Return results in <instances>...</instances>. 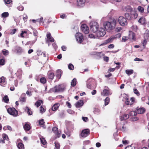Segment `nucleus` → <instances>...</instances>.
<instances>
[{
  "label": "nucleus",
  "mask_w": 149,
  "mask_h": 149,
  "mask_svg": "<svg viewBox=\"0 0 149 149\" xmlns=\"http://www.w3.org/2000/svg\"><path fill=\"white\" fill-rule=\"evenodd\" d=\"M122 30V28L121 27H117L116 29V32H119L121 30Z\"/></svg>",
  "instance_id": "nucleus-58"
},
{
  "label": "nucleus",
  "mask_w": 149,
  "mask_h": 149,
  "mask_svg": "<svg viewBox=\"0 0 149 149\" xmlns=\"http://www.w3.org/2000/svg\"><path fill=\"white\" fill-rule=\"evenodd\" d=\"M65 89V88L62 85L56 86L54 88H51L49 91V92L58 93L63 91Z\"/></svg>",
  "instance_id": "nucleus-2"
},
{
  "label": "nucleus",
  "mask_w": 149,
  "mask_h": 149,
  "mask_svg": "<svg viewBox=\"0 0 149 149\" xmlns=\"http://www.w3.org/2000/svg\"><path fill=\"white\" fill-rule=\"evenodd\" d=\"M40 141L41 143L44 145H45L46 144V142L45 139L43 138H40Z\"/></svg>",
  "instance_id": "nucleus-43"
},
{
  "label": "nucleus",
  "mask_w": 149,
  "mask_h": 149,
  "mask_svg": "<svg viewBox=\"0 0 149 149\" xmlns=\"http://www.w3.org/2000/svg\"><path fill=\"white\" fill-rule=\"evenodd\" d=\"M66 105L69 108H70L71 107V105L69 102H66Z\"/></svg>",
  "instance_id": "nucleus-61"
},
{
  "label": "nucleus",
  "mask_w": 149,
  "mask_h": 149,
  "mask_svg": "<svg viewBox=\"0 0 149 149\" xmlns=\"http://www.w3.org/2000/svg\"><path fill=\"white\" fill-rule=\"evenodd\" d=\"M4 1L6 4H9L12 2V0H4Z\"/></svg>",
  "instance_id": "nucleus-59"
},
{
  "label": "nucleus",
  "mask_w": 149,
  "mask_h": 149,
  "mask_svg": "<svg viewBox=\"0 0 149 149\" xmlns=\"http://www.w3.org/2000/svg\"><path fill=\"white\" fill-rule=\"evenodd\" d=\"M60 106V104L58 103H56L54 104L52 107V111H55L57 110Z\"/></svg>",
  "instance_id": "nucleus-23"
},
{
  "label": "nucleus",
  "mask_w": 149,
  "mask_h": 149,
  "mask_svg": "<svg viewBox=\"0 0 149 149\" xmlns=\"http://www.w3.org/2000/svg\"><path fill=\"white\" fill-rule=\"evenodd\" d=\"M95 82L94 80L92 78L88 79L87 82V87L89 89H92V84Z\"/></svg>",
  "instance_id": "nucleus-10"
},
{
  "label": "nucleus",
  "mask_w": 149,
  "mask_h": 149,
  "mask_svg": "<svg viewBox=\"0 0 149 149\" xmlns=\"http://www.w3.org/2000/svg\"><path fill=\"white\" fill-rule=\"evenodd\" d=\"M81 29L85 34H88L89 32V28L86 24H83L81 26Z\"/></svg>",
  "instance_id": "nucleus-12"
},
{
  "label": "nucleus",
  "mask_w": 149,
  "mask_h": 149,
  "mask_svg": "<svg viewBox=\"0 0 149 149\" xmlns=\"http://www.w3.org/2000/svg\"><path fill=\"white\" fill-rule=\"evenodd\" d=\"M76 40L79 43H81L83 40V36L82 34L80 33H77L75 35Z\"/></svg>",
  "instance_id": "nucleus-7"
},
{
  "label": "nucleus",
  "mask_w": 149,
  "mask_h": 149,
  "mask_svg": "<svg viewBox=\"0 0 149 149\" xmlns=\"http://www.w3.org/2000/svg\"><path fill=\"white\" fill-rule=\"evenodd\" d=\"M3 100L6 103H8L9 101V99L7 95H5L3 98Z\"/></svg>",
  "instance_id": "nucleus-36"
},
{
  "label": "nucleus",
  "mask_w": 149,
  "mask_h": 149,
  "mask_svg": "<svg viewBox=\"0 0 149 149\" xmlns=\"http://www.w3.org/2000/svg\"><path fill=\"white\" fill-rule=\"evenodd\" d=\"M23 127L24 130L26 131H29L31 129L30 125L27 123H25Z\"/></svg>",
  "instance_id": "nucleus-21"
},
{
  "label": "nucleus",
  "mask_w": 149,
  "mask_h": 149,
  "mask_svg": "<svg viewBox=\"0 0 149 149\" xmlns=\"http://www.w3.org/2000/svg\"><path fill=\"white\" fill-rule=\"evenodd\" d=\"M40 111L41 113H43L45 111L44 108L42 106L40 107Z\"/></svg>",
  "instance_id": "nucleus-57"
},
{
  "label": "nucleus",
  "mask_w": 149,
  "mask_h": 149,
  "mask_svg": "<svg viewBox=\"0 0 149 149\" xmlns=\"http://www.w3.org/2000/svg\"><path fill=\"white\" fill-rule=\"evenodd\" d=\"M40 82L43 84H45L46 81V79L44 77L41 78L40 79Z\"/></svg>",
  "instance_id": "nucleus-44"
},
{
  "label": "nucleus",
  "mask_w": 149,
  "mask_h": 149,
  "mask_svg": "<svg viewBox=\"0 0 149 149\" xmlns=\"http://www.w3.org/2000/svg\"><path fill=\"white\" fill-rule=\"evenodd\" d=\"M17 9L20 11H22L24 9L23 7L22 6H20L17 7Z\"/></svg>",
  "instance_id": "nucleus-51"
},
{
  "label": "nucleus",
  "mask_w": 149,
  "mask_h": 149,
  "mask_svg": "<svg viewBox=\"0 0 149 149\" xmlns=\"http://www.w3.org/2000/svg\"><path fill=\"white\" fill-rule=\"evenodd\" d=\"M16 50L18 52H21L22 50V48L20 47H17Z\"/></svg>",
  "instance_id": "nucleus-54"
},
{
  "label": "nucleus",
  "mask_w": 149,
  "mask_h": 149,
  "mask_svg": "<svg viewBox=\"0 0 149 149\" xmlns=\"http://www.w3.org/2000/svg\"><path fill=\"white\" fill-rule=\"evenodd\" d=\"M5 81V77H2L0 78V83L2 82H4Z\"/></svg>",
  "instance_id": "nucleus-50"
},
{
  "label": "nucleus",
  "mask_w": 149,
  "mask_h": 149,
  "mask_svg": "<svg viewBox=\"0 0 149 149\" xmlns=\"http://www.w3.org/2000/svg\"><path fill=\"white\" fill-rule=\"evenodd\" d=\"M125 17L126 19L130 20L131 19V16L128 13H125Z\"/></svg>",
  "instance_id": "nucleus-37"
},
{
  "label": "nucleus",
  "mask_w": 149,
  "mask_h": 149,
  "mask_svg": "<svg viewBox=\"0 0 149 149\" xmlns=\"http://www.w3.org/2000/svg\"><path fill=\"white\" fill-rule=\"evenodd\" d=\"M90 25L91 31L94 33H96L99 28L98 23L96 22H92L90 23Z\"/></svg>",
  "instance_id": "nucleus-3"
},
{
  "label": "nucleus",
  "mask_w": 149,
  "mask_h": 149,
  "mask_svg": "<svg viewBox=\"0 0 149 149\" xmlns=\"http://www.w3.org/2000/svg\"><path fill=\"white\" fill-rule=\"evenodd\" d=\"M24 110L25 111L27 112L29 115H31L32 114V111L28 107H26Z\"/></svg>",
  "instance_id": "nucleus-24"
},
{
  "label": "nucleus",
  "mask_w": 149,
  "mask_h": 149,
  "mask_svg": "<svg viewBox=\"0 0 149 149\" xmlns=\"http://www.w3.org/2000/svg\"><path fill=\"white\" fill-rule=\"evenodd\" d=\"M128 39V38L126 36L123 37L122 39V41L123 42H125Z\"/></svg>",
  "instance_id": "nucleus-53"
},
{
  "label": "nucleus",
  "mask_w": 149,
  "mask_h": 149,
  "mask_svg": "<svg viewBox=\"0 0 149 149\" xmlns=\"http://www.w3.org/2000/svg\"><path fill=\"white\" fill-rule=\"evenodd\" d=\"M90 130L88 129H85L83 130L80 136L84 138L87 137L88 135L89 134Z\"/></svg>",
  "instance_id": "nucleus-9"
},
{
  "label": "nucleus",
  "mask_w": 149,
  "mask_h": 149,
  "mask_svg": "<svg viewBox=\"0 0 149 149\" xmlns=\"http://www.w3.org/2000/svg\"><path fill=\"white\" fill-rule=\"evenodd\" d=\"M2 137L4 140H6L8 141L9 139L8 136L6 134H3L2 135Z\"/></svg>",
  "instance_id": "nucleus-45"
},
{
  "label": "nucleus",
  "mask_w": 149,
  "mask_h": 149,
  "mask_svg": "<svg viewBox=\"0 0 149 149\" xmlns=\"http://www.w3.org/2000/svg\"><path fill=\"white\" fill-rule=\"evenodd\" d=\"M112 94L110 91L109 89L107 86L104 87V89L101 92V94L103 96H106L111 95Z\"/></svg>",
  "instance_id": "nucleus-6"
},
{
  "label": "nucleus",
  "mask_w": 149,
  "mask_h": 149,
  "mask_svg": "<svg viewBox=\"0 0 149 149\" xmlns=\"http://www.w3.org/2000/svg\"><path fill=\"white\" fill-rule=\"evenodd\" d=\"M94 34H90L89 35V38H96L97 36V33H95Z\"/></svg>",
  "instance_id": "nucleus-31"
},
{
  "label": "nucleus",
  "mask_w": 149,
  "mask_h": 149,
  "mask_svg": "<svg viewBox=\"0 0 149 149\" xmlns=\"http://www.w3.org/2000/svg\"><path fill=\"white\" fill-rule=\"evenodd\" d=\"M137 9L141 13H143L144 12V8L141 6H138Z\"/></svg>",
  "instance_id": "nucleus-42"
},
{
  "label": "nucleus",
  "mask_w": 149,
  "mask_h": 149,
  "mask_svg": "<svg viewBox=\"0 0 149 149\" xmlns=\"http://www.w3.org/2000/svg\"><path fill=\"white\" fill-rule=\"evenodd\" d=\"M116 25V21L115 20H113L111 22H106L104 24L105 28L108 31L113 29L115 28Z\"/></svg>",
  "instance_id": "nucleus-1"
},
{
  "label": "nucleus",
  "mask_w": 149,
  "mask_h": 149,
  "mask_svg": "<svg viewBox=\"0 0 149 149\" xmlns=\"http://www.w3.org/2000/svg\"><path fill=\"white\" fill-rule=\"evenodd\" d=\"M138 22L142 24H144L146 23L145 18L143 17H141L138 20Z\"/></svg>",
  "instance_id": "nucleus-18"
},
{
  "label": "nucleus",
  "mask_w": 149,
  "mask_h": 149,
  "mask_svg": "<svg viewBox=\"0 0 149 149\" xmlns=\"http://www.w3.org/2000/svg\"><path fill=\"white\" fill-rule=\"evenodd\" d=\"M134 92L135 94H137V95H139V92L136 89H134Z\"/></svg>",
  "instance_id": "nucleus-55"
},
{
  "label": "nucleus",
  "mask_w": 149,
  "mask_h": 149,
  "mask_svg": "<svg viewBox=\"0 0 149 149\" xmlns=\"http://www.w3.org/2000/svg\"><path fill=\"white\" fill-rule=\"evenodd\" d=\"M61 71L60 70H58L56 72V76L57 77H60L61 75Z\"/></svg>",
  "instance_id": "nucleus-39"
},
{
  "label": "nucleus",
  "mask_w": 149,
  "mask_h": 149,
  "mask_svg": "<svg viewBox=\"0 0 149 149\" xmlns=\"http://www.w3.org/2000/svg\"><path fill=\"white\" fill-rule=\"evenodd\" d=\"M84 104L82 100L78 101L75 104L76 107L77 108H79L82 107Z\"/></svg>",
  "instance_id": "nucleus-17"
},
{
  "label": "nucleus",
  "mask_w": 149,
  "mask_h": 149,
  "mask_svg": "<svg viewBox=\"0 0 149 149\" xmlns=\"http://www.w3.org/2000/svg\"><path fill=\"white\" fill-rule=\"evenodd\" d=\"M125 72L128 75H130L133 74V70H126Z\"/></svg>",
  "instance_id": "nucleus-29"
},
{
  "label": "nucleus",
  "mask_w": 149,
  "mask_h": 149,
  "mask_svg": "<svg viewBox=\"0 0 149 149\" xmlns=\"http://www.w3.org/2000/svg\"><path fill=\"white\" fill-rule=\"evenodd\" d=\"M25 94H23L21 95L20 98V101H22V102H24L26 101V98L25 97Z\"/></svg>",
  "instance_id": "nucleus-25"
},
{
  "label": "nucleus",
  "mask_w": 149,
  "mask_h": 149,
  "mask_svg": "<svg viewBox=\"0 0 149 149\" xmlns=\"http://www.w3.org/2000/svg\"><path fill=\"white\" fill-rule=\"evenodd\" d=\"M145 110L143 108H139L137 110V113L138 114L143 113L145 112Z\"/></svg>",
  "instance_id": "nucleus-22"
},
{
  "label": "nucleus",
  "mask_w": 149,
  "mask_h": 149,
  "mask_svg": "<svg viewBox=\"0 0 149 149\" xmlns=\"http://www.w3.org/2000/svg\"><path fill=\"white\" fill-rule=\"evenodd\" d=\"M134 60L135 61H143V60L142 59L139 58H135L134 59Z\"/></svg>",
  "instance_id": "nucleus-56"
},
{
  "label": "nucleus",
  "mask_w": 149,
  "mask_h": 149,
  "mask_svg": "<svg viewBox=\"0 0 149 149\" xmlns=\"http://www.w3.org/2000/svg\"><path fill=\"white\" fill-rule=\"evenodd\" d=\"M115 37H111L110 38L106 40V43H107L111 42L115 38Z\"/></svg>",
  "instance_id": "nucleus-28"
},
{
  "label": "nucleus",
  "mask_w": 149,
  "mask_h": 149,
  "mask_svg": "<svg viewBox=\"0 0 149 149\" xmlns=\"http://www.w3.org/2000/svg\"><path fill=\"white\" fill-rule=\"evenodd\" d=\"M82 119L85 122L87 121L88 120V118L86 117H83Z\"/></svg>",
  "instance_id": "nucleus-62"
},
{
  "label": "nucleus",
  "mask_w": 149,
  "mask_h": 149,
  "mask_svg": "<svg viewBox=\"0 0 149 149\" xmlns=\"http://www.w3.org/2000/svg\"><path fill=\"white\" fill-rule=\"evenodd\" d=\"M86 0H77V5L79 7H83L84 5Z\"/></svg>",
  "instance_id": "nucleus-14"
},
{
  "label": "nucleus",
  "mask_w": 149,
  "mask_h": 149,
  "mask_svg": "<svg viewBox=\"0 0 149 149\" xmlns=\"http://www.w3.org/2000/svg\"><path fill=\"white\" fill-rule=\"evenodd\" d=\"M68 68L70 70H72L74 69V66L71 64H69L68 66Z\"/></svg>",
  "instance_id": "nucleus-48"
},
{
  "label": "nucleus",
  "mask_w": 149,
  "mask_h": 149,
  "mask_svg": "<svg viewBox=\"0 0 149 149\" xmlns=\"http://www.w3.org/2000/svg\"><path fill=\"white\" fill-rule=\"evenodd\" d=\"M58 130V128L56 127H54L52 129V131L56 136V138H59L61 134V132Z\"/></svg>",
  "instance_id": "nucleus-11"
},
{
  "label": "nucleus",
  "mask_w": 149,
  "mask_h": 149,
  "mask_svg": "<svg viewBox=\"0 0 149 149\" xmlns=\"http://www.w3.org/2000/svg\"><path fill=\"white\" fill-rule=\"evenodd\" d=\"M9 15V13L7 12H5L2 13L1 14V16L3 17H8Z\"/></svg>",
  "instance_id": "nucleus-38"
},
{
  "label": "nucleus",
  "mask_w": 149,
  "mask_h": 149,
  "mask_svg": "<svg viewBox=\"0 0 149 149\" xmlns=\"http://www.w3.org/2000/svg\"><path fill=\"white\" fill-rule=\"evenodd\" d=\"M38 32L36 30H34L33 31V34L34 36L36 37V38H37V36L38 35Z\"/></svg>",
  "instance_id": "nucleus-46"
},
{
  "label": "nucleus",
  "mask_w": 149,
  "mask_h": 149,
  "mask_svg": "<svg viewBox=\"0 0 149 149\" xmlns=\"http://www.w3.org/2000/svg\"><path fill=\"white\" fill-rule=\"evenodd\" d=\"M39 123L40 125H43L44 123V120L42 119L39 121Z\"/></svg>",
  "instance_id": "nucleus-52"
},
{
  "label": "nucleus",
  "mask_w": 149,
  "mask_h": 149,
  "mask_svg": "<svg viewBox=\"0 0 149 149\" xmlns=\"http://www.w3.org/2000/svg\"><path fill=\"white\" fill-rule=\"evenodd\" d=\"M43 102V101L42 100H39L37 101L35 104V105L37 107H38L40 106L41 103H42Z\"/></svg>",
  "instance_id": "nucleus-26"
},
{
  "label": "nucleus",
  "mask_w": 149,
  "mask_h": 149,
  "mask_svg": "<svg viewBox=\"0 0 149 149\" xmlns=\"http://www.w3.org/2000/svg\"><path fill=\"white\" fill-rule=\"evenodd\" d=\"M106 33L104 29L100 28L96 33L97 36L98 37L103 36L106 34Z\"/></svg>",
  "instance_id": "nucleus-8"
},
{
  "label": "nucleus",
  "mask_w": 149,
  "mask_h": 149,
  "mask_svg": "<svg viewBox=\"0 0 149 149\" xmlns=\"http://www.w3.org/2000/svg\"><path fill=\"white\" fill-rule=\"evenodd\" d=\"M129 117V115L127 114H125L120 117V119L121 120H126L128 119Z\"/></svg>",
  "instance_id": "nucleus-20"
},
{
  "label": "nucleus",
  "mask_w": 149,
  "mask_h": 149,
  "mask_svg": "<svg viewBox=\"0 0 149 149\" xmlns=\"http://www.w3.org/2000/svg\"><path fill=\"white\" fill-rule=\"evenodd\" d=\"M17 147L19 149H24V145L22 143H19L18 144Z\"/></svg>",
  "instance_id": "nucleus-27"
},
{
  "label": "nucleus",
  "mask_w": 149,
  "mask_h": 149,
  "mask_svg": "<svg viewBox=\"0 0 149 149\" xmlns=\"http://www.w3.org/2000/svg\"><path fill=\"white\" fill-rule=\"evenodd\" d=\"M47 42H54V39L51 36V34L50 33H47Z\"/></svg>",
  "instance_id": "nucleus-15"
},
{
  "label": "nucleus",
  "mask_w": 149,
  "mask_h": 149,
  "mask_svg": "<svg viewBox=\"0 0 149 149\" xmlns=\"http://www.w3.org/2000/svg\"><path fill=\"white\" fill-rule=\"evenodd\" d=\"M96 91L95 90H93L91 92V94L92 95H94L96 94Z\"/></svg>",
  "instance_id": "nucleus-63"
},
{
  "label": "nucleus",
  "mask_w": 149,
  "mask_h": 149,
  "mask_svg": "<svg viewBox=\"0 0 149 149\" xmlns=\"http://www.w3.org/2000/svg\"><path fill=\"white\" fill-rule=\"evenodd\" d=\"M77 80L75 78H74L72 81L71 83V86H75L76 84Z\"/></svg>",
  "instance_id": "nucleus-32"
},
{
  "label": "nucleus",
  "mask_w": 149,
  "mask_h": 149,
  "mask_svg": "<svg viewBox=\"0 0 149 149\" xmlns=\"http://www.w3.org/2000/svg\"><path fill=\"white\" fill-rule=\"evenodd\" d=\"M7 111L9 114L13 116L14 117H16L18 115V111L14 108H9L7 109Z\"/></svg>",
  "instance_id": "nucleus-4"
},
{
  "label": "nucleus",
  "mask_w": 149,
  "mask_h": 149,
  "mask_svg": "<svg viewBox=\"0 0 149 149\" xmlns=\"http://www.w3.org/2000/svg\"><path fill=\"white\" fill-rule=\"evenodd\" d=\"M43 19V18L42 17H41L40 19H38L36 20L33 19L32 22H39L40 23H41L42 22V20Z\"/></svg>",
  "instance_id": "nucleus-30"
},
{
  "label": "nucleus",
  "mask_w": 149,
  "mask_h": 149,
  "mask_svg": "<svg viewBox=\"0 0 149 149\" xmlns=\"http://www.w3.org/2000/svg\"><path fill=\"white\" fill-rule=\"evenodd\" d=\"M3 54L5 56H7L9 54V51L4 49L2 51Z\"/></svg>",
  "instance_id": "nucleus-35"
},
{
  "label": "nucleus",
  "mask_w": 149,
  "mask_h": 149,
  "mask_svg": "<svg viewBox=\"0 0 149 149\" xmlns=\"http://www.w3.org/2000/svg\"><path fill=\"white\" fill-rule=\"evenodd\" d=\"M104 60L106 61H108L109 60V58L107 56L104 57Z\"/></svg>",
  "instance_id": "nucleus-64"
},
{
  "label": "nucleus",
  "mask_w": 149,
  "mask_h": 149,
  "mask_svg": "<svg viewBox=\"0 0 149 149\" xmlns=\"http://www.w3.org/2000/svg\"><path fill=\"white\" fill-rule=\"evenodd\" d=\"M93 111L95 113L98 114L100 112V110L98 108H95Z\"/></svg>",
  "instance_id": "nucleus-49"
},
{
  "label": "nucleus",
  "mask_w": 149,
  "mask_h": 149,
  "mask_svg": "<svg viewBox=\"0 0 149 149\" xmlns=\"http://www.w3.org/2000/svg\"><path fill=\"white\" fill-rule=\"evenodd\" d=\"M137 114V112H136L134 111H131L129 113V116H134L136 115Z\"/></svg>",
  "instance_id": "nucleus-34"
},
{
  "label": "nucleus",
  "mask_w": 149,
  "mask_h": 149,
  "mask_svg": "<svg viewBox=\"0 0 149 149\" xmlns=\"http://www.w3.org/2000/svg\"><path fill=\"white\" fill-rule=\"evenodd\" d=\"M65 134H66V135L68 137L70 136V135H71L70 132L69 131H68V132H66L65 131Z\"/></svg>",
  "instance_id": "nucleus-60"
},
{
  "label": "nucleus",
  "mask_w": 149,
  "mask_h": 149,
  "mask_svg": "<svg viewBox=\"0 0 149 149\" xmlns=\"http://www.w3.org/2000/svg\"><path fill=\"white\" fill-rule=\"evenodd\" d=\"M59 116L61 118L64 117L65 116L64 111H63L60 112L59 113Z\"/></svg>",
  "instance_id": "nucleus-40"
},
{
  "label": "nucleus",
  "mask_w": 149,
  "mask_h": 149,
  "mask_svg": "<svg viewBox=\"0 0 149 149\" xmlns=\"http://www.w3.org/2000/svg\"><path fill=\"white\" fill-rule=\"evenodd\" d=\"M55 147L54 149H59L60 148V145L59 143L57 142H55L54 143Z\"/></svg>",
  "instance_id": "nucleus-41"
},
{
  "label": "nucleus",
  "mask_w": 149,
  "mask_h": 149,
  "mask_svg": "<svg viewBox=\"0 0 149 149\" xmlns=\"http://www.w3.org/2000/svg\"><path fill=\"white\" fill-rule=\"evenodd\" d=\"M110 101L109 98L108 97H107L104 100V105L106 106L108 105Z\"/></svg>",
  "instance_id": "nucleus-33"
},
{
  "label": "nucleus",
  "mask_w": 149,
  "mask_h": 149,
  "mask_svg": "<svg viewBox=\"0 0 149 149\" xmlns=\"http://www.w3.org/2000/svg\"><path fill=\"white\" fill-rule=\"evenodd\" d=\"M125 104L127 105H132L134 101V97H131L130 100L128 98H126Z\"/></svg>",
  "instance_id": "nucleus-13"
},
{
  "label": "nucleus",
  "mask_w": 149,
  "mask_h": 149,
  "mask_svg": "<svg viewBox=\"0 0 149 149\" xmlns=\"http://www.w3.org/2000/svg\"><path fill=\"white\" fill-rule=\"evenodd\" d=\"M129 36L130 39L132 40H135L136 38L134 37L135 34L132 31L130 32V34H129Z\"/></svg>",
  "instance_id": "nucleus-16"
},
{
  "label": "nucleus",
  "mask_w": 149,
  "mask_h": 149,
  "mask_svg": "<svg viewBox=\"0 0 149 149\" xmlns=\"http://www.w3.org/2000/svg\"><path fill=\"white\" fill-rule=\"evenodd\" d=\"M5 64V60L4 59H0V65H3Z\"/></svg>",
  "instance_id": "nucleus-47"
},
{
  "label": "nucleus",
  "mask_w": 149,
  "mask_h": 149,
  "mask_svg": "<svg viewBox=\"0 0 149 149\" xmlns=\"http://www.w3.org/2000/svg\"><path fill=\"white\" fill-rule=\"evenodd\" d=\"M118 21L120 24L122 26H125L127 24L126 19L122 16H120L118 19Z\"/></svg>",
  "instance_id": "nucleus-5"
},
{
  "label": "nucleus",
  "mask_w": 149,
  "mask_h": 149,
  "mask_svg": "<svg viewBox=\"0 0 149 149\" xmlns=\"http://www.w3.org/2000/svg\"><path fill=\"white\" fill-rule=\"evenodd\" d=\"M47 76L48 78L49 79H53L54 76V73L50 72H49L47 73Z\"/></svg>",
  "instance_id": "nucleus-19"
}]
</instances>
